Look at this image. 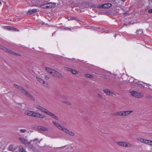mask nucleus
Returning a JSON list of instances; mask_svg holds the SVG:
<instances>
[{
	"label": "nucleus",
	"instance_id": "obj_28",
	"mask_svg": "<svg viewBox=\"0 0 152 152\" xmlns=\"http://www.w3.org/2000/svg\"><path fill=\"white\" fill-rule=\"evenodd\" d=\"M68 19L69 20H75L76 19L75 18H74L73 16H70L69 17H68Z\"/></svg>",
	"mask_w": 152,
	"mask_h": 152
},
{
	"label": "nucleus",
	"instance_id": "obj_18",
	"mask_svg": "<svg viewBox=\"0 0 152 152\" xmlns=\"http://www.w3.org/2000/svg\"><path fill=\"white\" fill-rule=\"evenodd\" d=\"M104 92L107 95H111L113 96H114V95L116 96L115 94L112 91L108 89H105L104 90Z\"/></svg>",
	"mask_w": 152,
	"mask_h": 152
},
{
	"label": "nucleus",
	"instance_id": "obj_31",
	"mask_svg": "<svg viewBox=\"0 0 152 152\" xmlns=\"http://www.w3.org/2000/svg\"><path fill=\"white\" fill-rule=\"evenodd\" d=\"M65 69L67 70V71H71L72 69H71V68H68V67H66L65 68Z\"/></svg>",
	"mask_w": 152,
	"mask_h": 152
},
{
	"label": "nucleus",
	"instance_id": "obj_32",
	"mask_svg": "<svg viewBox=\"0 0 152 152\" xmlns=\"http://www.w3.org/2000/svg\"><path fill=\"white\" fill-rule=\"evenodd\" d=\"M44 77L47 80L49 79L50 78L49 76L47 75H45Z\"/></svg>",
	"mask_w": 152,
	"mask_h": 152
},
{
	"label": "nucleus",
	"instance_id": "obj_22",
	"mask_svg": "<svg viewBox=\"0 0 152 152\" xmlns=\"http://www.w3.org/2000/svg\"><path fill=\"white\" fill-rule=\"evenodd\" d=\"M33 142L34 143H37L38 142H40V141H39L38 139H36L33 140H31L30 141V143L31 144V143Z\"/></svg>",
	"mask_w": 152,
	"mask_h": 152
},
{
	"label": "nucleus",
	"instance_id": "obj_12",
	"mask_svg": "<svg viewBox=\"0 0 152 152\" xmlns=\"http://www.w3.org/2000/svg\"><path fill=\"white\" fill-rule=\"evenodd\" d=\"M52 123L56 126L57 127L58 129H59L60 130L63 131L64 129L65 128V127H64L62 126L58 123L54 121H53Z\"/></svg>",
	"mask_w": 152,
	"mask_h": 152
},
{
	"label": "nucleus",
	"instance_id": "obj_34",
	"mask_svg": "<svg viewBox=\"0 0 152 152\" xmlns=\"http://www.w3.org/2000/svg\"><path fill=\"white\" fill-rule=\"evenodd\" d=\"M48 3L47 1H44L43 2V4H45V5H46L48 4Z\"/></svg>",
	"mask_w": 152,
	"mask_h": 152
},
{
	"label": "nucleus",
	"instance_id": "obj_20",
	"mask_svg": "<svg viewBox=\"0 0 152 152\" xmlns=\"http://www.w3.org/2000/svg\"><path fill=\"white\" fill-rule=\"evenodd\" d=\"M25 149V148L23 147L22 145H20L19 147L18 150L20 152H26Z\"/></svg>",
	"mask_w": 152,
	"mask_h": 152
},
{
	"label": "nucleus",
	"instance_id": "obj_36",
	"mask_svg": "<svg viewBox=\"0 0 152 152\" xmlns=\"http://www.w3.org/2000/svg\"><path fill=\"white\" fill-rule=\"evenodd\" d=\"M0 4H1V3L0 1Z\"/></svg>",
	"mask_w": 152,
	"mask_h": 152
},
{
	"label": "nucleus",
	"instance_id": "obj_19",
	"mask_svg": "<svg viewBox=\"0 0 152 152\" xmlns=\"http://www.w3.org/2000/svg\"><path fill=\"white\" fill-rule=\"evenodd\" d=\"M33 112L34 111H32L27 110L25 112V113L26 115L31 116L33 117Z\"/></svg>",
	"mask_w": 152,
	"mask_h": 152
},
{
	"label": "nucleus",
	"instance_id": "obj_21",
	"mask_svg": "<svg viewBox=\"0 0 152 152\" xmlns=\"http://www.w3.org/2000/svg\"><path fill=\"white\" fill-rule=\"evenodd\" d=\"M37 12V10L36 9H33L29 10L27 13L28 15H31L33 13H36Z\"/></svg>",
	"mask_w": 152,
	"mask_h": 152
},
{
	"label": "nucleus",
	"instance_id": "obj_25",
	"mask_svg": "<svg viewBox=\"0 0 152 152\" xmlns=\"http://www.w3.org/2000/svg\"><path fill=\"white\" fill-rule=\"evenodd\" d=\"M37 6L40 7L41 8H47L46 7V5L45 4H42V5H40L39 6L38 5H37Z\"/></svg>",
	"mask_w": 152,
	"mask_h": 152
},
{
	"label": "nucleus",
	"instance_id": "obj_10",
	"mask_svg": "<svg viewBox=\"0 0 152 152\" xmlns=\"http://www.w3.org/2000/svg\"><path fill=\"white\" fill-rule=\"evenodd\" d=\"M17 148V147L15 146L14 145H10L8 147L7 149L9 151H14Z\"/></svg>",
	"mask_w": 152,
	"mask_h": 152
},
{
	"label": "nucleus",
	"instance_id": "obj_14",
	"mask_svg": "<svg viewBox=\"0 0 152 152\" xmlns=\"http://www.w3.org/2000/svg\"><path fill=\"white\" fill-rule=\"evenodd\" d=\"M63 131L69 134L70 136H74L75 135V134L74 132L69 131L68 129L65 128L64 129Z\"/></svg>",
	"mask_w": 152,
	"mask_h": 152
},
{
	"label": "nucleus",
	"instance_id": "obj_5",
	"mask_svg": "<svg viewBox=\"0 0 152 152\" xmlns=\"http://www.w3.org/2000/svg\"><path fill=\"white\" fill-rule=\"evenodd\" d=\"M137 140L141 142L152 147V140H147L140 137H138L136 139Z\"/></svg>",
	"mask_w": 152,
	"mask_h": 152
},
{
	"label": "nucleus",
	"instance_id": "obj_4",
	"mask_svg": "<svg viewBox=\"0 0 152 152\" xmlns=\"http://www.w3.org/2000/svg\"><path fill=\"white\" fill-rule=\"evenodd\" d=\"M45 69L47 72L50 73L52 75L56 77H59L61 76L60 73L57 71L48 67H46Z\"/></svg>",
	"mask_w": 152,
	"mask_h": 152
},
{
	"label": "nucleus",
	"instance_id": "obj_37",
	"mask_svg": "<svg viewBox=\"0 0 152 152\" xmlns=\"http://www.w3.org/2000/svg\"><path fill=\"white\" fill-rule=\"evenodd\" d=\"M1 149V147H0V149Z\"/></svg>",
	"mask_w": 152,
	"mask_h": 152
},
{
	"label": "nucleus",
	"instance_id": "obj_7",
	"mask_svg": "<svg viewBox=\"0 0 152 152\" xmlns=\"http://www.w3.org/2000/svg\"><path fill=\"white\" fill-rule=\"evenodd\" d=\"M130 93L132 96L136 98H141L143 96V94L142 93L134 91H131Z\"/></svg>",
	"mask_w": 152,
	"mask_h": 152
},
{
	"label": "nucleus",
	"instance_id": "obj_11",
	"mask_svg": "<svg viewBox=\"0 0 152 152\" xmlns=\"http://www.w3.org/2000/svg\"><path fill=\"white\" fill-rule=\"evenodd\" d=\"M4 29L9 30H11L15 31H18L19 30L14 27L10 26H6L4 27Z\"/></svg>",
	"mask_w": 152,
	"mask_h": 152
},
{
	"label": "nucleus",
	"instance_id": "obj_15",
	"mask_svg": "<svg viewBox=\"0 0 152 152\" xmlns=\"http://www.w3.org/2000/svg\"><path fill=\"white\" fill-rule=\"evenodd\" d=\"M112 5L108 3L107 4H103L101 5L98 6V8H108L111 7Z\"/></svg>",
	"mask_w": 152,
	"mask_h": 152
},
{
	"label": "nucleus",
	"instance_id": "obj_29",
	"mask_svg": "<svg viewBox=\"0 0 152 152\" xmlns=\"http://www.w3.org/2000/svg\"><path fill=\"white\" fill-rule=\"evenodd\" d=\"M63 102H64V103H65V104L67 105H70L71 104V103L70 102H69L63 101Z\"/></svg>",
	"mask_w": 152,
	"mask_h": 152
},
{
	"label": "nucleus",
	"instance_id": "obj_8",
	"mask_svg": "<svg viewBox=\"0 0 152 152\" xmlns=\"http://www.w3.org/2000/svg\"><path fill=\"white\" fill-rule=\"evenodd\" d=\"M19 139L23 143L28 145L29 148H32L31 144L30 143V142H28L27 140L25 138L20 137L19 138Z\"/></svg>",
	"mask_w": 152,
	"mask_h": 152
},
{
	"label": "nucleus",
	"instance_id": "obj_33",
	"mask_svg": "<svg viewBox=\"0 0 152 152\" xmlns=\"http://www.w3.org/2000/svg\"><path fill=\"white\" fill-rule=\"evenodd\" d=\"M61 96V98L62 99H66V97L65 96H64V95Z\"/></svg>",
	"mask_w": 152,
	"mask_h": 152
},
{
	"label": "nucleus",
	"instance_id": "obj_3",
	"mask_svg": "<svg viewBox=\"0 0 152 152\" xmlns=\"http://www.w3.org/2000/svg\"><path fill=\"white\" fill-rule=\"evenodd\" d=\"M14 86L17 88L21 92L22 94H25L26 96L29 97L30 98H32V96L30 94L27 92L25 90H24L23 88L20 86H19L16 84H14Z\"/></svg>",
	"mask_w": 152,
	"mask_h": 152
},
{
	"label": "nucleus",
	"instance_id": "obj_35",
	"mask_svg": "<svg viewBox=\"0 0 152 152\" xmlns=\"http://www.w3.org/2000/svg\"><path fill=\"white\" fill-rule=\"evenodd\" d=\"M148 12L149 13H152V9H150L148 10Z\"/></svg>",
	"mask_w": 152,
	"mask_h": 152
},
{
	"label": "nucleus",
	"instance_id": "obj_23",
	"mask_svg": "<svg viewBox=\"0 0 152 152\" xmlns=\"http://www.w3.org/2000/svg\"><path fill=\"white\" fill-rule=\"evenodd\" d=\"M46 5L47 8H50L53 7V4L51 3H48Z\"/></svg>",
	"mask_w": 152,
	"mask_h": 152
},
{
	"label": "nucleus",
	"instance_id": "obj_6",
	"mask_svg": "<svg viewBox=\"0 0 152 152\" xmlns=\"http://www.w3.org/2000/svg\"><path fill=\"white\" fill-rule=\"evenodd\" d=\"M117 143L119 146L122 147H131L133 146L131 143L126 141H120L117 142Z\"/></svg>",
	"mask_w": 152,
	"mask_h": 152
},
{
	"label": "nucleus",
	"instance_id": "obj_17",
	"mask_svg": "<svg viewBox=\"0 0 152 152\" xmlns=\"http://www.w3.org/2000/svg\"><path fill=\"white\" fill-rule=\"evenodd\" d=\"M35 128L39 131H47L48 130L47 128L41 126H37Z\"/></svg>",
	"mask_w": 152,
	"mask_h": 152
},
{
	"label": "nucleus",
	"instance_id": "obj_13",
	"mask_svg": "<svg viewBox=\"0 0 152 152\" xmlns=\"http://www.w3.org/2000/svg\"><path fill=\"white\" fill-rule=\"evenodd\" d=\"M37 80L39 81L43 86L47 87L48 86V83L41 78L37 77H36Z\"/></svg>",
	"mask_w": 152,
	"mask_h": 152
},
{
	"label": "nucleus",
	"instance_id": "obj_9",
	"mask_svg": "<svg viewBox=\"0 0 152 152\" xmlns=\"http://www.w3.org/2000/svg\"><path fill=\"white\" fill-rule=\"evenodd\" d=\"M33 117L40 118H43L45 117V116L44 115L39 113L34 112Z\"/></svg>",
	"mask_w": 152,
	"mask_h": 152
},
{
	"label": "nucleus",
	"instance_id": "obj_16",
	"mask_svg": "<svg viewBox=\"0 0 152 152\" xmlns=\"http://www.w3.org/2000/svg\"><path fill=\"white\" fill-rule=\"evenodd\" d=\"M2 49L4 50L7 52H8V53H10L11 54H12L13 55H17V56H20L19 54L18 53H15L10 50H8L7 48L5 47H3L2 48Z\"/></svg>",
	"mask_w": 152,
	"mask_h": 152
},
{
	"label": "nucleus",
	"instance_id": "obj_30",
	"mask_svg": "<svg viewBox=\"0 0 152 152\" xmlns=\"http://www.w3.org/2000/svg\"><path fill=\"white\" fill-rule=\"evenodd\" d=\"M27 132V131L26 129H22L20 130V132L21 133H25Z\"/></svg>",
	"mask_w": 152,
	"mask_h": 152
},
{
	"label": "nucleus",
	"instance_id": "obj_27",
	"mask_svg": "<svg viewBox=\"0 0 152 152\" xmlns=\"http://www.w3.org/2000/svg\"><path fill=\"white\" fill-rule=\"evenodd\" d=\"M71 71L72 73L73 74H78V72L75 70L72 69Z\"/></svg>",
	"mask_w": 152,
	"mask_h": 152
},
{
	"label": "nucleus",
	"instance_id": "obj_1",
	"mask_svg": "<svg viewBox=\"0 0 152 152\" xmlns=\"http://www.w3.org/2000/svg\"><path fill=\"white\" fill-rule=\"evenodd\" d=\"M35 107L41 110L42 111L48 115L51 116L53 118H54L56 120H58V118L56 116L52 113L50 112L48 110L39 105L36 106Z\"/></svg>",
	"mask_w": 152,
	"mask_h": 152
},
{
	"label": "nucleus",
	"instance_id": "obj_26",
	"mask_svg": "<svg viewBox=\"0 0 152 152\" xmlns=\"http://www.w3.org/2000/svg\"><path fill=\"white\" fill-rule=\"evenodd\" d=\"M67 149L68 151H71L73 149V147L72 146H69L67 147Z\"/></svg>",
	"mask_w": 152,
	"mask_h": 152
},
{
	"label": "nucleus",
	"instance_id": "obj_2",
	"mask_svg": "<svg viewBox=\"0 0 152 152\" xmlns=\"http://www.w3.org/2000/svg\"><path fill=\"white\" fill-rule=\"evenodd\" d=\"M132 112V110L118 111L115 112L113 115L115 116L119 115L121 116L125 117Z\"/></svg>",
	"mask_w": 152,
	"mask_h": 152
},
{
	"label": "nucleus",
	"instance_id": "obj_24",
	"mask_svg": "<svg viewBox=\"0 0 152 152\" xmlns=\"http://www.w3.org/2000/svg\"><path fill=\"white\" fill-rule=\"evenodd\" d=\"M85 76L86 77L88 78H92L94 77L93 76L88 74H86L85 75Z\"/></svg>",
	"mask_w": 152,
	"mask_h": 152
}]
</instances>
